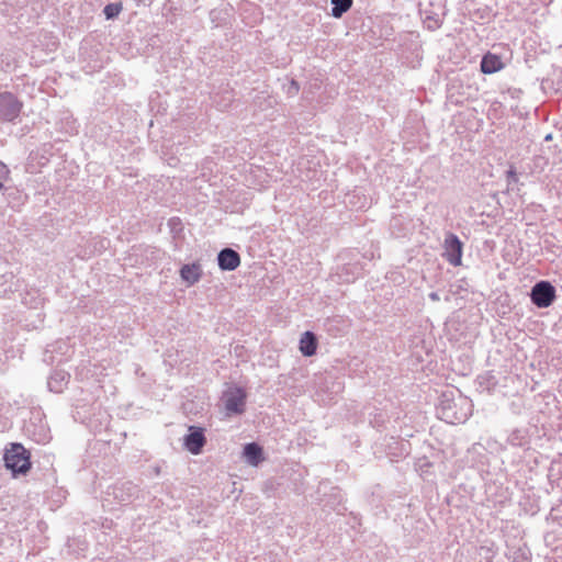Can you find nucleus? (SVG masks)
<instances>
[{
	"mask_svg": "<svg viewBox=\"0 0 562 562\" xmlns=\"http://www.w3.org/2000/svg\"><path fill=\"white\" fill-rule=\"evenodd\" d=\"M472 401L458 389H448L439 397L437 416L448 424H462L472 415Z\"/></svg>",
	"mask_w": 562,
	"mask_h": 562,
	"instance_id": "nucleus-1",
	"label": "nucleus"
},
{
	"mask_svg": "<svg viewBox=\"0 0 562 562\" xmlns=\"http://www.w3.org/2000/svg\"><path fill=\"white\" fill-rule=\"evenodd\" d=\"M4 465L13 476L25 474L31 469L30 452L18 442H13L3 454Z\"/></svg>",
	"mask_w": 562,
	"mask_h": 562,
	"instance_id": "nucleus-2",
	"label": "nucleus"
},
{
	"mask_svg": "<svg viewBox=\"0 0 562 562\" xmlns=\"http://www.w3.org/2000/svg\"><path fill=\"white\" fill-rule=\"evenodd\" d=\"M419 12L427 29L437 30L443 21L445 5L442 0H420Z\"/></svg>",
	"mask_w": 562,
	"mask_h": 562,
	"instance_id": "nucleus-3",
	"label": "nucleus"
},
{
	"mask_svg": "<svg viewBox=\"0 0 562 562\" xmlns=\"http://www.w3.org/2000/svg\"><path fill=\"white\" fill-rule=\"evenodd\" d=\"M530 300L538 308H547L557 300V290L550 281H538L531 288Z\"/></svg>",
	"mask_w": 562,
	"mask_h": 562,
	"instance_id": "nucleus-4",
	"label": "nucleus"
},
{
	"mask_svg": "<svg viewBox=\"0 0 562 562\" xmlns=\"http://www.w3.org/2000/svg\"><path fill=\"white\" fill-rule=\"evenodd\" d=\"M247 394L243 387H229L223 395L224 406L227 415L243 414L246 407Z\"/></svg>",
	"mask_w": 562,
	"mask_h": 562,
	"instance_id": "nucleus-5",
	"label": "nucleus"
},
{
	"mask_svg": "<svg viewBox=\"0 0 562 562\" xmlns=\"http://www.w3.org/2000/svg\"><path fill=\"white\" fill-rule=\"evenodd\" d=\"M137 492V486L132 482L115 484L108 488L104 502L111 504L109 497L113 496V498L117 501L119 505H127L133 501Z\"/></svg>",
	"mask_w": 562,
	"mask_h": 562,
	"instance_id": "nucleus-6",
	"label": "nucleus"
},
{
	"mask_svg": "<svg viewBox=\"0 0 562 562\" xmlns=\"http://www.w3.org/2000/svg\"><path fill=\"white\" fill-rule=\"evenodd\" d=\"M22 110V103L11 92L0 93V119L7 122L14 121Z\"/></svg>",
	"mask_w": 562,
	"mask_h": 562,
	"instance_id": "nucleus-7",
	"label": "nucleus"
},
{
	"mask_svg": "<svg viewBox=\"0 0 562 562\" xmlns=\"http://www.w3.org/2000/svg\"><path fill=\"white\" fill-rule=\"evenodd\" d=\"M463 245L460 238L454 234H448L443 243L445 259L453 267H458L462 261Z\"/></svg>",
	"mask_w": 562,
	"mask_h": 562,
	"instance_id": "nucleus-8",
	"label": "nucleus"
},
{
	"mask_svg": "<svg viewBox=\"0 0 562 562\" xmlns=\"http://www.w3.org/2000/svg\"><path fill=\"white\" fill-rule=\"evenodd\" d=\"M206 438L204 429L196 426L189 427V434L184 436L183 445L186 449L192 454H199L202 452Z\"/></svg>",
	"mask_w": 562,
	"mask_h": 562,
	"instance_id": "nucleus-9",
	"label": "nucleus"
},
{
	"mask_svg": "<svg viewBox=\"0 0 562 562\" xmlns=\"http://www.w3.org/2000/svg\"><path fill=\"white\" fill-rule=\"evenodd\" d=\"M217 265L222 271H234L240 265V256L232 248H224L217 254Z\"/></svg>",
	"mask_w": 562,
	"mask_h": 562,
	"instance_id": "nucleus-10",
	"label": "nucleus"
},
{
	"mask_svg": "<svg viewBox=\"0 0 562 562\" xmlns=\"http://www.w3.org/2000/svg\"><path fill=\"white\" fill-rule=\"evenodd\" d=\"M29 436L37 443L45 445L49 442L52 436L45 423L40 419V424L35 425L32 420L25 426Z\"/></svg>",
	"mask_w": 562,
	"mask_h": 562,
	"instance_id": "nucleus-11",
	"label": "nucleus"
},
{
	"mask_svg": "<svg viewBox=\"0 0 562 562\" xmlns=\"http://www.w3.org/2000/svg\"><path fill=\"white\" fill-rule=\"evenodd\" d=\"M180 277L188 286L194 285L202 277V268L199 263L183 265L180 269Z\"/></svg>",
	"mask_w": 562,
	"mask_h": 562,
	"instance_id": "nucleus-12",
	"label": "nucleus"
},
{
	"mask_svg": "<svg viewBox=\"0 0 562 562\" xmlns=\"http://www.w3.org/2000/svg\"><path fill=\"white\" fill-rule=\"evenodd\" d=\"M317 338L314 333L307 330L302 334L300 339V351L305 357H312L316 353Z\"/></svg>",
	"mask_w": 562,
	"mask_h": 562,
	"instance_id": "nucleus-13",
	"label": "nucleus"
},
{
	"mask_svg": "<svg viewBox=\"0 0 562 562\" xmlns=\"http://www.w3.org/2000/svg\"><path fill=\"white\" fill-rule=\"evenodd\" d=\"M69 374L64 370H54L47 381L49 391L60 393L68 383Z\"/></svg>",
	"mask_w": 562,
	"mask_h": 562,
	"instance_id": "nucleus-14",
	"label": "nucleus"
},
{
	"mask_svg": "<svg viewBox=\"0 0 562 562\" xmlns=\"http://www.w3.org/2000/svg\"><path fill=\"white\" fill-rule=\"evenodd\" d=\"M476 382L481 391L495 392L498 386V379L494 371H487L480 374Z\"/></svg>",
	"mask_w": 562,
	"mask_h": 562,
	"instance_id": "nucleus-15",
	"label": "nucleus"
},
{
	"mask_svg": "<svg viewBox=\"0 0 562 562\" xmlns=\"http://www.w3.org/2000/svg\"><path fill=\"white\" fill-rule=\"evenodd\" d=\"M503 68V61L499 56L487 53L482 57L481 71L483 74H494Z\"/></svg>",
	"mask_w": 562,
	"mask_h": 562,
	"instance_id": "nucleus-16",
	"label": "nucleus"
},
{
	"mask_svg": "<svg viewBox=\"0 0 562 562\" xmlns=\"http://www.w3.org/2000/svg\"><path fill=\"white\" fill-rule=\"evenodd\" d=\"M244 457L247 462L251 465H258L263 457H262V448L257 442L246 443L244 447Z\"/></svg>",
	"mask_w": 562,
	"mask_h": 562,
	"instance_id": "nucleus-17",
	"label": "nucleus"
},
{
	"mask_svg": "<svg viewBox=\"0 0 562 562\" xmlns=\"http://www.w3.org/2000/svg\"><path fill=\"white\" fill-rule=\"evenodd\" d=\"M16 288L13 272H5L0 276V297H8Z\"/></svg>",
	"mask_w": 562,
	"mask_h": 562,
	"instance_id": "nucleus-18",
	"label": "nucleus"
},
{
	"mask_svg": "<svg viewBox=\"0 0 562 562\" xmlns=\"http://www.w3.org/2000/svg\"><path fill=\"white\" fill-rule=\"evenodd\" d=\"M506 441L513 447H526L529 443L528 432L522 428L513 429Z\"/></svg>",
	"mask_w": 562,
	"mask_h": 562,
	"instance_id": "nucleus-19",
	"label": "nucleus"
},
{
	"mask_svg": "<svg viewBox=\"0 0 562 562\" xmlns=\"http://www.w3.org/2000/svg\"><path fill=\"white\" fill-rule=\"evenodd\" d=\"M519 506L526 515L533 516L540 510L539 502L536 497L526 494L519 501Z\"/></svg>",
	"mask_w": 562,
	"mask_h": 562,
	"instance_id": "nucleus-20",
	"label": "nucleus"
},
{
	"mask_svg": "<svg viewBox=\"0 0 562 562\" xmlns=\"http://www.w3.org/2000/svg\"><path fill=\"white\" fill-rule=\"evenodd\" d=\"M22 303L30 308H37L43 303V297L38 290H27L22 296Z\"/></svg>",
	"mask_w": 562,
	"mask_h": 562,
	"instance_id": "nucleus-21",
	"label": "nucleus"
},
{
	"mask_svg": "<svg viewBox=\"0 0 562 562\" xmlns=\"http://www.w3.org/2000/svg\"><path fill=\"white\" fill-rule=\"evenodd\" d=\"M331 15L334 18H340L351 8L352 0H331Z\"/></svg>",
	"mask_w": 562,
	"mask_h": 562,
	"instance_id": "nucleus-22",
	"label": "nucleus"
},
{
	"mask_svg": "<svg viewBox=\"0 0 562 562\" xmlns=\"http://www.w3.org/2000/svg\"><path fill=\"white\" fill-rule=\"evenodd\" d=\"M548 477L551 482L562 480V459L553 460L550 464Z\"/></svg>",
	"mask_w": 562,
	"mask_h": 562,
	"instance_id": "nucleus-23",
	"label": "nucleus"
},
{
	"mask_svg": "<svg viewBox=\"0 0 562 562\" xmlns=\"http://www.w3.org/2000/svg\"><path fill=\"white\" fill-rule=\"evenodd\" d=\"M547 521L562 526V502L551 508L549 515L547 516Z\"/></svg>",
	"mask_w": 562,
	"mask_h": 562,
	"instance_id": "nucleus-24",
	"label": "nucleus"
},
{
	"mask_svg": "<svg viewBox=\"0 0 562 562\" xmlns=\"http://www.w3.org/2000/svg\"><path fill=\"white\" fill-rule=\"evenodd\" d=\"M121 11H122L121 3H109L103 9V13H104L105 18L109 20L116 18Z\"/></svg>",
	"mask_w": 562,
	"mask_h": 562,
	"instance_id": "nucleus-25",
	"label": "nucleus"
},
{
	"mask_svg": "<svg viewBox=\"0 0 562 562\" xmlns=\"http://www.w3.org/2000/svg\"><path fill=\"white\" fill-rule=\"evenodd\" d=\"M506 179H507V188L512 189L515 183L518 182V175L516 172V169L514 167H510L506 171Z\"/></svg>",
	"mask_w": 562,
	"mask_h": 562,
	"instance_id": "nucleus-26",
	"label": "nucleus"
},
{
	"mask_svg": "<svg viewBox=\"0 0 562 562\" xmlns=\"http://www.w3.org/2000/svg\"><path fill=\"white\" fill-rule=\"evenodd\" d=\"M370 424L374 428L380 430L384 425V414L383 413L375 414L374 417L370 420Z\"/></svg>",
	"mask_w": 562,
	"mask_h": 562,
	"instance_id": "nucleus-27",
	"label": "nucleus"
},
{
	"mask_svg": "<svg viewBox=\"0 0 562 562\" xmlns=\"http://www.w3.org/2000/svg\"><path fill=\"white\" fill-rule=\"evenodd\" d=\"M300 90L299 83L295 80L291 81V85L289 87L288 93L289 94H296Z\"/></svg>",
	"mask_w": 562,
	"mask_h": 562,
	"instance_id": "nucleus-28",
	"label": "nucleus"
},
{
	"mask_svg": "<svg viewBox=\"0 0 562 562\" xmlns=\"http://www.w3.org/2000/svg\"><path fill=\"white\" fill-rule=\"evenodd\" d=\"M334 387H335V394H338L339 392H341L342 387L340 385V383H335L334 384Z\"/></svg>",
	"mask_w": 562,
	"mask_h": 562,
	"instance_id": "nucleus-29",
	"label": "nucleus"
},
{
	"mask_svg": "<svg viewBox=\"0 0 562 562\" xmlns=\"http://www.w3.org/2000/svg\"><path fill=\"white\" fill-rule=\"evenodd\" d=\"M429 297H430V300H432V301H438V300H439V295H438L436 292H431V293L429 294Z\"/></svg>",
	"mask_w": 562,
	"mask_h": 562,
	"instance_id": "nucleus-30",
	"label": "nucleus"
},
{
	"mask_svg": "<svg viewBox=\"0 0 562 562\" xmlns=\"http://www.w3.org/2000/svg\"><path fill=\"white\" fill-rule=\"evenodd\" d=\"M103 422H104V425H105V427H106V426H108V424H109V415H108V414H104V415H103Z\"/></svg>",
	"mask_w": 562,
	"mask_h": 562,
	"instance_id": "nucleus-31",
	"label": "nucleus"
},
{
	"mask_svg": "<svg viewBox=\"0 0 562 562\" xmlns=\"http://www.w3.org/2000/svg\"><path fill=\"white\" fill-rule=\"evenodd\" d=\"M3 188V183L0 181V190Z\"/></svg>",
	"mask_w": 562,
	"mask_h": 562,
	"instance_id": "nucleus-32",
	"label": "nucleus"
}]
</instances>
